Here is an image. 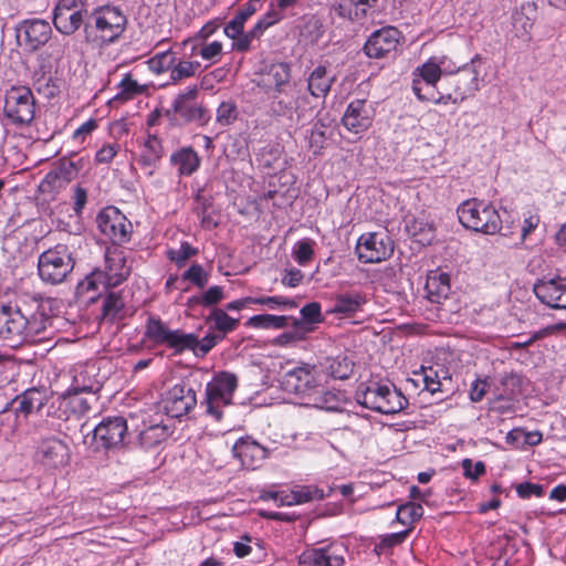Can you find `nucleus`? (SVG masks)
Masks as SVG:
<instances>
[{
  "label": "nucleus",
  "instance_id": "nucleus-1",
  "mask_svg": "<svg viewBox=\"0 0 566 566\" xmlns=\"http://www.w3.org/2000/svg\"><path fill=\"white\" fill-rule=\"evenodd\" d=\"M48 304L49 301L38 297L0 303V339L9 347L17 348L45 338L53 322L48 313Z\"/></svg>",
  "mask_w": 566,
  "mask_h": 566
},
{
  "label": "nucleus",
  "instance_id": "nucleus-2",
  "mask_svg": "<svg viewBox=\"0 0 566 566\" xmlns=\"http://www.w3.org/2000/svg\"><path fill=\"white\" fill-rule=\"evenodd\" d=\"M126 24L127 18L118 7H97L84 24L85 41L97 48L107 46L122 36Z\"/></svg>",
  "mask_w": 566,
  "mask_h": 566
},
{
  "label": "nucleus",
  "instance_id": "nucleus-3",
  "mask_svg": "<svg viewBox=\"0 0 566 566\" xmlns=\"http://www.w3.org/2000/svg\"><path fill=\"white\" fill-rule=\"evenodd\" d=\"M355 400L367 409L385 415L400 412L408 405V399L400 390L379 384L360 385L355 394Z\"/></svg>",
  "mask_w": 566,
  "mask_h": 566
},
{
  "label": "nucleus",
  "instance_id": "nucleus-4",
  "mask_svg": "<svg viewBox=\"0 0 566 566\" xmlns=\"http://www.w3.org/2000/svg\"><path fill=\"white\" fill-rule=\"evenodd\" d=\"M458 218L463 227L484 234H495L501 230L497 210L483 200L472 198L458 207Z\"/></svg>",
  "mask_w": 566,
  "mask_h": 566
},
{
  "label": "nucleus",
  "instance_id": "nucleus-5",
  "mask_svg": "<svg viewBox=\"0 0 566 566\" xmlns=\"http://www.w3.org/2000/svg\"><path fill=\"white\" fill-rule=\"evenodd\" d=\"M238 377L230 371H219L206 386V413L217 421L223 418V408L233 403Z\"/></svg>",
  "mask_w": 566,
  "mask_h": 566
},
{
  "label": "nucleus",
  "instance_id": "nucleus-6",
  "mask_svg": "<svg viewBox=\"0 0 566 566\" xmlns=\"http://www.w3.org/2000/svg\"><path fill=\"white\" fill-rule=\"evenodd\" d=\"M322 375L315 365L302 363L295 368L289 370L283 376L282 386L285 391L298 397L302 405L308 400L317 402L314 392L321 390Z\"/></svg>",
  "mask_w": 566,
  "mask_h": 566
},
{
  "label": "nucleus",
  "instance_id": "nucleus-7",
  "mask_svg": "<svg viewBox=\"0 0 566 566\" xmlns=\"http://www.w3.org/2000/svg\"><path fill=\"white\" fill-rule=\"evenodd\" d=\"M198 96L197 85L188 87L179 93L171 107L166 109L164 115L172 126L196 122L200 126H205L210 120L209 112L196 103Z\"/></svg>",
  "mask_w": 566,
  "mask_h": 566
},
{
  "label": "nucleus",
  "instance_id": "nucleus-8",
  "mask_svg": "<svg viewBox=\"0 0 566 566\" xmlns=\"http://www.w3.org/2000/svg\"><path fill=\"white\" fill-rule=\"evenodd\" d=\"M144 338L154 345L168 347L174 355L191 350L196 345L195 334L185 333L182 329H170L159 317L155 316L147 318Z\"/></svg>",
  "mask_w": 566,
  "mask_h": 566
},
{
  "label": "nucleus",
  "instance_id": "nucleus-9",
  "mask_svg": "<svg viewBox=\"0 0 566 566\" xmlns=\"http://www.w3.org/2000/svg\"><path fill=\"white\" fill-rule=\"evenodd\" d=\"M36 101L30 87L11 86L4 94L3 114L15 126H28L35 116Z\"/></svg>",
  "mask_w": 566,
  "mask_h": 566
},
{
  "label": "nucleus",
  "instance_id": "nucleus-10",
  "mask_svg": "<svg viewBox=\"0 0 566 566\" xmlns=\"http://www.w3.org/2000/svg\"><path fill=\"white\" fill-rule=\"evenodd\" d=\"M74 260L65 245H56L42 252L38 260L40 279L48 284L62 283L73 271Z\"/></svg>",
  "mask_w": 566,
  "mask_h": 566
},
{
  "label": "nucleus",
  "instance_id": "nucleus-11",
  "mask_svg": "<svg viewBox=\"0 0 566 566\" xmlns=\"http://www.w3.org/2000/svg\"><path fill=\"white\" fill-rule=\"evenodd\" d=\"M359 261L364 263H379L394 252V243L387 234L366 233L360 235L356 244Z\"/></svg>",
  "mask_w": 566,
  "mask_h": 566
},
{
  "label": "nucleus",
  "instance_id": "nucleus-12",
  "mask_svg": "<svg viewBox=\"0 0 566 566\" xmlns=\"http://www.w3.org/2000/svg\"><path fill=\"white\" fill-rule=\"evenodd\" d=\"M127 433V422L123 417L103 419L93 430L95 450H111L120 447Z\"/></svg>",
  "mask_w": 566,
  "mask_h": 566
},
{
  "label": "nucleus",
  "instance_id": "nucleus-13",
  "mask_svg": "<svg viewBox=\"0 0 566 566\" xmlns=\"http://www.w3.org/2000/svg\"><path fill=\"white\" fill-rule=\"evenodd\" d=\"M97 227L114 244H122L129 240L132 223L116 208L102 210L96 218Z\"/></svg>",
  "mask_w": 566,
  "mask_h": 566
},
{
  "label": "nucleus",
  "instance_id": "nucleus-14",
  "mask_svg": "<svg viewBox=\"0 0 566 566\" xmlns=\"http://www.w3.org/2000/svg\"><path fill=\"white\" fill-rule=\"evenodd\" d=\"M538 301L553 310H566V276L538 279L533 285Z\"/></svg>",
  "mask_w": 566,
  "mask_h": 566
},
{
  "label": "nucleus",
  "instance_id": "nucleus-15",
  "mask_svg": "<svg viewBox=\"0 0 566 566\" xmlns=\"http://www.w3.org/2000/svg\"><path fill=\"white\" fill-rule=\"evenodd\" d=\"M163 407L171 418H181L197 406L196 391L186 384H177L163 397Z\"/></svg>",
  "mask_w": 566,
  "mask_h": 566
},
{
  "label": "nucleus",
  "instance_id": "nucleus-16",
  "mask_svg": "<svg viewBox=\"0 0 566 566\" xmlns=\"http://www.w3.org/2000/svg\"><path fill=\"white\" fill-rule=\"evenodd\" d=\"M375 108L373 103L365 98L353 99L342 117L344 127L355 134L367 132L374 122Z\"/></svg>",
  "mask_w": 566,
  "mask_h": 566
},
{
  "label": "nucleus",
  "instance_id": "nucleus-17",
  "mask_svg": "<svg viewBox=\"0 0 566 566\" xmlns=\"http://www.w3.org/2000/svg\"><path fill=\"white\" fill-rule=\"evenodd\" d=\"M401 32L391 25L374 31L364 44V52L370 59H384L396 51Z\"/></svg>",
  "mask_w": 566,
  "mask_h": 566
},
{
  "label": "nucleus",
  "instance_id": "nucleus-18",
  "mask_svg": "<svg viewBox=\"0 0 566 566\" xmlns=\"http://www.w3.org/2000/svg\"><path fill=\"white\" fill-rule=\"evenodd\" d=\"M52 35L49 22L40 19L25 20L17 29V39L20 45L30 51H36L43 46Z\"/></svg>",
  "mask_w": 566,
  "mask_h": 566
},
{
  "label": "nucleus",
  "instance_id": "nucleus-19",
  "mask_svg": "<svg viewBox=\"0 0 566 566\" xmlns=\"http://www.w3.org/2000/svg\"><path fill=\"white\" fill-rule=\"evenodd\" d=\"M35 454L38 461L48 469H60L70 462L69 446L54 437L42 439Z\"/></svg>",
  "mask_w": 566,
  "mask_h": 566
},
{
  "label": "nucleus",
  "instance_id": "nucleus-20",
  "mask_svg": "<svg viewBox=\"0 0 566 566\" xmlns=\"http://www.w3.org/2000/svg\"><path fill=\"white\" fill-rule=\"evenodd\" d=\"M446 83L454 92V104H460L479 91V71L467 65L446 78Z\"/></svg>",
  "mask_w": 566,
  "mask_h": 566
},
{
  "label": "nucleus",
  "instance_id": "nucleus-21",
  "mask_svg": "<svg viewBox=\"0 0 566 566\" xmlns=\"http://www.w3.org/2000/svg\"><path fill=\"white\" fill-rule=\"evenodd\" d=\"M232 452L243 467L252 470L256 469L269 454L266 448L249 437L237 440L232 447Z\"/></svg>",
  "mask_w": 566,
  "mask_h": 566
},
{
  "label": "nucleus",
  "instance_id": "nucleus-22",
  "mask_svg": "<svg viewBox=\"0 0 566 566\" xmlns=\"http://www.w3.org/2000/svg\"><path fill=\"white\" fill-rule=\"evenodd\" d=\"M33 87L39 95L51 101L61 94L64 87V81L56 71H52L50 67L42 65L34 72Z\"/></svg>",
  "mask_w": 566,
  "mask_h": 566
},
{
  "label": "nucleus",
  "instance_id": "nucleus-23",
  "mask_svg": "<svg viewBox=\"0 0 566 566\" xmlns=\"http://www.w3.org/2000/svg\"><path fill=\"white\" fill-rule=\"evenodd\" d=\"M378 4L379 0H338L336 11L342 18L363 23L378 11Z\"/></svg>",
  "mask_w": 566,
  "mask_h": 566
},
{
  "label": "nucleus",
  "instance_id": "nucleus-24",
  "mask_svg": "<svg viewBox=\"0 0 566 566\" xmlns=\"http://www.w3.org/2000/svg\"><path fill=\"white\" fill-rule=\"evenodd\" d=\"M105 272L108 275V286L122 284L130 274V266L127 265L126 255L118 248H107L105 251Z\"/></svg>",
  "mask_w": 566,
  "mask_h": 566
},
{
  "label": "nucleus",
  "instance_id": "nucleus-25",
  "mask_svg": "<svg viewBox=\"0 0 566 566\" xmlns=\"http://www.w3.org/2000/svg\"><path fill=\"white\" fill-rule=\"evenodd\" d=\"M102 388L101 381L96 378L95 365L78 366L73 371L72 384L67 394L95 395Z\"/></svg>",
  "mask_w": 566,
  "mask_h": 566
},
{
  "label": "nucleus",
  "instance_id": "nucleus-26",
  "mask_svg": "<svg viewBox=\"0 0 566 566\" xmlns=\"http://www.w3.org/2000/svg\"><path fill=\"white\" fill-rule=\"evenodd\" d=\"M524 381V377L516 371L504 373L494 385L495 400H515L522 394Z\"/></svg>",
  "mask_w": 566,
  "mask_h": 566
},
{
  "label": "nucleus",
  "instance_id": "nucleus-27",
  "mask_svg": "<svg viewBox=\"0 0 566 566\" xmlns=\"http://www.w3.org/2000/svg\"><path fill=\"white\" fill-rule=\"evenodd\" d=\"M165 155L163 142L156 135H148L142 145L138 157V164L143 168H150L148 175L151 176L158 168L161 158Z\"/></svg>",
  "mask_w": 566,
  "mask_h": 566
},
{
  "label": "nucleus",
  "instance_id": "nucleus-28",
  "mask_svg": "<svg viewBox=\"0 0 566 566\" xmlns=\"http://www.w3.org/2000/svg\"><path fill=\"white\" fill-rule=\"evenodd\" d=\"M367 303V297L360 292L339 293L335 296L333 306L329 310L332 314H342L352 317L360 312Z\"/></svg>",
  "mask_w": 566,
  "mask_h": 566
},
{
  "label": "nucleus",
  "instance_id": "nucleus-29",
  "mask_svg": "<svg viewBox=\"0 0 566 566\" xmlns=\"http://www.w3.org/2000/svg\"><path fill=\"white\" fill-rule=\"evenodd\" d=\"M424 290L430 302L441 304L451 292L450 275L444 272L431 271L427 276Z\"/></svg>",
  "mask_w": 566,
  "mask_h": 566
},
{
  "label": "nucleus",
  "instance_id": "nucleus-30",
  "mask_svg": "<svg viewBox=\"0 0 566 566\" xmlns=\"http://www.w3.org/2000/svg\"><path fill=\"white\" fill-rule=\"evenodd\" d=\"M291 81V66L285 62L271 63L263 71L262 86H273L275 92L282 93Z\"/></svg>",
  "mask_w": 566,
  "mask_h": 566
},
{
  "label": "nucleus",
  "instance_id": "nucleus-31",
  "mask_svg": "<svg viewBox=\"0 0 566 566\" xmlns=\"http://www.w3.org/2000/svg\"><path fill=\"white\" fill-rule=\"evenodd\" d=\"M413 375L421 378L424 389L432 395L442 391L443 380H451L449 370L441 365L421 366L420 370L413 371Z\"/></svg>",
  "mask_w": 566,
  "mask_h": 566
},
{
  "label": "nucleus",
  "instance_id": "nucleus-32",
  "mask_svg": "<svg viewBox=\"0 0 566 566\" xmlns=\"http://www.w3.org/2000/svg\"><path fill=\"white\" fill-rule=\"evenodd\" d=\"M335 80L336 76L325 65H318L307 78V90L314 97H325Z\"/></svg>",
  "mask_w": 566,
  "mask_h": 566
},
{
  "label": "nucleus",
  "instance_id": "nucleus-33",
  "mask_svg": "<svg viewBox=\"0 0 566 566\" xmlns=\"http://www.w3.org/2000/svg\"><path fill=\"white\" fill-rule=\"evenodd\" d=\"M170 164L177 167L180 176H191L199 169L201 158L192 147L188 146L172 153Z\"/></svg>",
  "mask_w": 566,
  "mask_h": 566
},
{
  "label": "nucleus",
  "instance_id": "nucleus-34",
  "mask_svg": "<svg viewBox=\"0 0 566 566\" xmlns=\"http://www.w3.org/2000/svg\"><path fill=\"white\" fill-rule=\"evenodd\" d=\"M86 15L87 9L53 12V24L60 33L71 35L85 24Z\"/></svg>",
  "mask_w": 566,
  "mask_h": 566
},
{
  "label": "nucleus",
  "instance_id": "nucleus-35",
  "mask_svg": "<svg viewBox=\"0 0 566 566\" xmlns=\"http://www.w3.org/2000/svg\"><path fill=\"white\" fill-rule=\"evenodd\" d=\"M206 324L223 340L229 333L237 329L240 319L229 316L223 308L213 307L206 317Z\"/></svg>",
  "mask_w": 566,
  "mask_h": 566
},
{
  "label": "nucleus",
  "instance_id": "nucleus-36",
  "mask_svg": "<svg viewBox=\"0 0 566 566\" xmlns=\"http://www.w3.org/2000/svg\"><path fill=\"white\" fill-rule=\"evenodd\" d=\"M322 307L318 302L305 304L301 311V318L291 317L290 326H298L306 335L314 331V325L324 321Z\"/></svg>",
  "mask_w": 566,
  "mask_h": 566
},
{
  "label": "nucleus",
  "instance_id": "nucleus-37",
  "mask_svg": "<svg viewBox=\"0 0 566 566\" xmlns=\"http://www.w3.org/2000/svg\"><path fill=\"white\" fill-rule=\"evenodd\" d=\"M323 370L334 379H348L354 370V364L345 355H337L335 357H326L324 363H321Z\"/></svg>",
  "mask_w": 566,
  "mask_h": 566
},
{
  "label": "nucleus",
  "instance_id": "nucleus-38",
  "mask_svg": "<svg viewBox=\"0 0 566 566\" xmlns=\"http://www.w3.org/2000/svg\"><path fill=\"white\" fill-rule=\"evenodd\" d=\"M17 412L28 416L33 411H40L45 405V394L36 388L25 390L15 398Z\"/></svg>",
  "mask_w": 566,
  "mask_h": 566
},
{
  "label": "nucleus",
  "instance_id": "nucleus-39",
  "mask_svg": "<svg viewBox=\"0 0 566 566\" xmlns=\"http://www.w3.org/2000/svg\"><path fill=\"white\" fill-rule=\"evenodd\" d=\"M333 491L334 489L329 488L328 493H325L316 485H298L290 492L291 500L285 501V503H287V506H291L307 503L314 500H323L324 497L329 496Z\"/></svg>",
  "mask_w": 566,
  "mask_h": 566
},
{
  "label": "nucleus",
  "instance_id": "nucleus-40",
  "mask_svg": "<svg viewBox=\"0 0 566 566\" xmlns=\"http://www.w3.org/2000/svg\"><path fill=\"white\" fill-rule=\"evenodd\" d=\"M434 227L422 218H413L406 223V231L422 245L430 244L434 239Z\"/></svg>",
  "mask_w": 566,
  "mask_h": 566
},
{
  "label": "nucleus",
  "instance_id": "nucleus-41",
  "mask_svg": "<svg viewBox=\"0 0 566 566\" xmlns=\"http://www.w3.org/2000/svg\"><path fill=\"white\" fill-rule=\"evenodd\" d=\"M290 322L291 316L287 315L259 314L251 316L245 325L260 329H283L290 326Z\"/></svg>",
  "mask_w": 566,
  "mask_h": 566
},
{
  "label": "nucleus",
  "instance_id": "nucleus-42",
  "mask_svg": "<svg viewBox=\"0 0 566 566\" xmlns=\"http://www.w3.org/2000/svg\"><path fill=\"white\" fill-rule=\"evenodd\" d=\"M169 429L164 424H150L138 434L139 446L144 449H151L160 444L169 437Z\"/></svg>",
  "mask_w": 566,
  "mask_h": 566
},
{
  "label": "nucleus",
  "instance_id": "nucleus-43",
  "mask_svg": "<svg viewBox=\"0 0 566 566\" xmlns=\"http://www.w3.org/2000/svg\"><path fill=\"white\" fill-rule=\"evenodd\" d=\"M224 298V290L222 286H210L206 292L193 295L188 298L187 306L195 308L196 306L213 307Z\"/></svg>",
  "mask_w": 566,
  "mask_h": 566
},
{
  "label": "nucleus",
  "instance_id": "nucleus-44",
  "mask_svg": "<svg viewBox=\"0 0 566 566\" xmlns=\"http://www.w3.org/2000/svg\"><path fill=\"white\" fill-rule=\"evenodd\" d=\"M253 3H245L234 18L224 27V33L230 39H235L243 32L244 22L256 12Z\"/></svg>",
  "mask_w": 566,
  "mask_h": 566
},
{
  "label": "nucleus",
  "instance_id": "nucleus-45",
  "mask_svg": "<svg viewBox=\"0 0 566 566\" xmlns=\"http://www.w3.org/2000/svg\"><path fill=\"white\" fill-rule=\"evenodd\" d=\"M441 75L442 71L440 63L436 62L434 59H430L413 71L412 81H423V83L437 84Z\"/></svg>",
  "mask_w": 566,
  "mask_h": 566
},
{
  "label": "nucleus",
  "instance_id": "nucleus-46",
  "mask_svg": "<svg viewBox=\"0 0 566 566\" xmlns=\"http://www.w3.org/2000/svg\"><path fill=\"white\" fill-rule=\"evenodd\" d=\"M423 512L421 504L408 502L398 506L396 521L402 525H412L423 516Z\"/></svg>",
  "mask_w": 566,
  "mask_h": 566
},
{
  "label": "nucleus",
  "instance_id": "nucleus-47",
  "mask_svg": "<svg viewBox=\"0 0 566 566\" xmlns=\"http://www.w3.org/2000/svg\"><path fill=\"white\" fill-rule=\"evenodd\" d=\"M198 249L189 242L184 241L178 249H169L166 253L169 261L174 262L177 268H184L188 260L198 254Z\"/></svg>",
  "mask_w": 566,
  "mask_h": 566
},
{
  "label": "nucleus",
  "instance_id": "nucleus-48",
  "mask_svg": "<svg viewBox=\"0 0 566 566\" xmlns=\"http://www.w3.org/2000/svg\"><path fill=\"white\" fill-rule=\"evenodd\" d=\"M66 187V184L62 182L61 177L52 169L42 179L38 187V191L42 195H48L50 199H55L56 195Z\"/></svg>",
  "mask_w": 566,
  "mask_h": 566
},
{
  "label": "nucleus",
  "instance_id": "nucleus-49",
  "mask_svg": "<svg viewBox=\"0 0 566 566\" xmlns=\"http://www.w3.org/2000/svg\"><path fill=\"white\" fill-rule=\"evenodd\" d=\"M177 57L171 50H167L161 53H157L148 61L149 69L157 73H164L172 70Z\"/></svg>",
  "mask_w": 566,
  "mask_h": 566
},
{
  "label": "nucleus",
  "instance_id": "nucleus-50",
  "mask_svg": "<svg viewBox=\"0 0 566 566\" xmlns=\"http://www.w3.org/2000/svg\"><path fill=\"white\" fill-rule=\"evenodd\" d=\"M180 279L181 281H189L199 289H203L209 282V274L202 265L195 263L181 274Z\"/></svg>",
  "mask_w": 566,
  "mask_h": 566
},
{
  "label": "nucleus",
  "instance_id": "nucleus-51",
  "mask_svg": "<svg viewBox=\"0 0 566 566\" xmlns=\"http://www.w3.org/2000/svg\"><path fill=\"white\" fill-rule=\"evenodd\" d=\"M198 67H200L199 62L176 60L175 66L170 72V78L174 83L180 82L185 78L193 76Z\"/></svg>",
  "mask_w": 566,
  "mask_h": 566
},
{
  "label": "nucleus",
  "instance_id": "nucleus-52",
  "mask_svg": "<svg viewBox=\"0 0 566 566\" xmlns=\"http://www.w3.org/2000/svg\"><path fill=\"white\" fill-rule=\"evenodd\" d=\"M108 275L105 270H94L90 273L83 282L80 283V289L82 291H96L99 285H102L105 290H108Z\"/></svg>",
  "mask_w": 566,
  "mask_h": 566
},
{
  "label": "nucleus",
  "instance_id": "nucleus-53",
  "mask_svg": "<svg viewBox=\"0 0 566 566\" xmlns=\"http://www.w3.org/2000/svg\"><path fill=\"white\" fill-rule=\"evenodd\" d=\"M326 126L322 122H317L313 125L307 136L308 145L313 149L314 154H319L324 148L325 143L328 138L326 134Z\"/></svg>",
  "mask_w": 566,
  "mask_h": 566
},
{
  "label": "nucleus",
  "instance_id": "nucleus-54",
  "mask_svg": "<svg viewBox=\"0 0 566 566\" xmlns=\"http://www.w3.org/2000/svg\"><path fill=\"white\" fill-rule=\"evenodd\" d=\"M238 118V107L234 102L226 101L222 102L216 113V120L221 126H229L233 124Z\"/></svg>",
  "mask_w": 566,
  "mask_h": 566
},
{
  "label": "nucleus",
  "instance_id": "nucleus-55",
  "mask_svg": "<svg viewBox=\"0 0 566 566\" xmlns=\"http://www.w3.org/2000/svg\"><path fill=\"white\" fill-rule=\"evenodd\" d=\"M293 256L300 265H306L314 256V241L303 239L295 243Z\"/></svg>",
  "mask_w": 566,
  "mask_h": 566
},
{
  "label": "nucleus",
  "instance_id": "nucleus-56",
  "mask_svg": "<svg viewBox=\"0 0 566 566\" xmlns=\"http://www.w3.org/2000/svg\"><path fill=\"white\" fill-rule=\"evenodd\" d=\"M222 339L218 336L213 331L208 333L203 338L199 339L197 335H195V343L191 348V352L197 357L206 356L217 344H219Z\"/></svg>",
  "mask_w": 566,
  "mask_h": 566
},
{
  "label": "nucleus",
  "instance_id": "nucleus-57",
  "mask_svg": "<svg viewBox=\"0 0 566 566\" xmlns=\"http://www.w3.org/2000/svg\"><path fill=\"white\" fill-rule=\"evenodd\" d=\"M124 306L125 303L120 294L116 292H109L103 301V316L114 318L124 308Z\"/></svg>",
  "mask_w": 566,
  "mask_h": 566
},
{
  "label": "nucleus",
  "instance_id": "nucleus-58",
  "mask_svg": "<svg viewBox=\"0 0 566 566\" xmlns=\"http://www.w3.org/2000/svg\"><path fill=\"white\" fill-rule=\"evenodd\" d=\"M314 396L317 398V402L314 400H308L305 406H311L319 409H335L337 398L336 395L325 390L323 384L321 385V390L314 392Z\"/></svg>",
  "mask_w": 566,
  "mask_h": 566
},
{
  "label": "nucleus",
  "instance_id": "nucleus-59",
  "mask_svg": "<svg viewBox=\"0 0 566 566\" xmlns=\"http://www.w3.org/2000/svg\"><path fill=\"white\" fill-rule=\"evenodd\" d=\"M120 92L116 95L117 99H130L135 95L143 93V87L132 78L130 74H126L118 84Z\"/></svg>",
  "mask_w": 566,
  "mask_h": 566
},
{
  "label": "nucleus",
  "instance_id": "nucleus-60",
  "mask_svg": "<svg viewBox=\"0 0 566 566\" xmlns=\"http://www.w3.org/2000/svg\"><path fill=\"white\" fill-rule=\"evenodd\" d=\"M94 396L95 395H91L90 398H84L81 394H67L69 405L71 406L72 411L78 415L87 413L92 408V402L97 401V398Z\"/></svg>",
  "mask_w": 566,
  "mask_h": 566
},
{
  "label": "nucleus",
  "instance_id": "nucleus-61",
  "mask_svg": "<svg viewBox=\"0 0 566 566\" xmlns=\"http://www.w3.org/2000/svg\"><path fill=\"white\" fill-rule=\"evenodd\" d=\"M53 170L61 177L62 182L70 184L73 179L77 177L78 167L77 165L69 159H61Z\"/></svg>",
  "mask_w": 566,
  "mask_h": 566
},
{
  "label": "nucleus",
  "instance_id": "nucleus-62",
  "mask_svg": "<svg viewBox=\"0 0 566 566\" xmlns=\"http://www.w3.org/2000/svg\"><path fill=\"white\" fill-rule=\"evenodd\" d=\"M292 329L282 333L273 339V345L289 346L306 338V334L298 326H291Z\"/></svg>",
  "mask_w": 566,
  "mask_h": 566
},
{
  "label": "nucleus",
  "instance_id": "nucleus-63",
  "mask_svg": "<svg viewBox=\"0 0 566 566\" xmlns=\"http://www.w3.org/2000/svg\"><path fill=\"white\" fill-rule=\"evenodd\" d=\"M252 304H260L265 305L272 310L276 307H289L294 308L296 307V303L293 300H290L284 296H260V297H252Z\"/></svg>",
  "mask_w": 566,
  "mask_h": 566
},
{
  "label": "nucleus",
  "instance_id": "nucleus-64",
  "mask_svg": "<svg viewBox=\"0 0 566 566\" xmlns=\"http://www.w3.org/2000/svg\"><path fill=\"white\" fill-rule=\"evenodd\" d=\"M412 91L419 101L431 103L436 101L434 98L438 92L437 84H428L423 83V81H412Z\"/></svg>",
  "mask_w": 566,
  "mask_h": 566
}]
</instances>
